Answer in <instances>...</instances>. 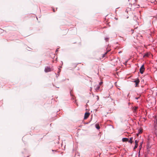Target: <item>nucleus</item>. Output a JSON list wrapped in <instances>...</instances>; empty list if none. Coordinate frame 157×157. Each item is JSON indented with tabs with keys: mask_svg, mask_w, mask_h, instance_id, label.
<instances>
[{
	"mask_svg": "<svg viewBox=\"0 0 157 157\" xmlns=\"http://www.w3.org/2000/svg\"><path fill=\"white\" fill-rule=\"evenodd\" d=\"M52 68H50L49 67H45L44 69V71L46 72H50L52 71Z\"/></svg>",
	"mask_w": 157,
	"mask_h": 157,
	"instance_id": "obj_1",
	"label": "nucleus"
},
{
	"mask_svg": "<svg viewBox=\"0 0 157 157\" xmlns=\"http://www.w3.org/2000/svg\"><path fill=\"white\" fill-rule=\"evenodd\" d=\"M145 70V68L144 64L142 65L140 69V71L141 74H143L144 71Z\"/></svg>",
	"mask_w": 157,
	"mask_h": 157,
	"instance_id": "obj_2",
	"label": "nucleus"
},
{
	"mask_svg": "<svg viewBox=\"0 0 157 157\" xmlns=\"http://www.w3.org/2000/svg\"><path fill=\"white\" fill-rule=\"evenodd\" d=\"M150 140V138H148V139L147 140V149H149L151 147V146L150 145L149 141Z\"/></svg>",
	"mask_w": 157,
	"mask_h": 157,
	"instance_id": "obj_3",
	"label": "nucleus"
},
{
	"mask_svg": "<svg viewBox=\"0 0 157 157\" xmlns=\"http://www.w3.org/2000/svg\"><path fill=\"white\" fill-rule=\"evenodd\" d=\"M90 114L89 113L86 112L84 115V119H87L89 116Z\"/></svg>",
	"mask_w": 157,
	"mask_h": 157,
	"instance_id": "obj_4",
	"label": "nucleus"
},
{
	"mask_svg": "<svg viewBox=\"0 0 157 157\" xmlns=\"http://www.w3.org/2000/svg\"><path fill=\"white\" fill-rule=\"evenodd\" d=\"M154 129H155V136H157V126L156 125H155L154 126ZM155 137V136H154V137Z\"/></svg>",
	"mask_w": 157,
	"mask_h": 157,
	"instance_id": "obj_5",
	"label": "nucleus"
},
{
	"mask_svg": "<svg viewBox=\"0 0 157 157\" xmlns=\"http://www.w3.org/2000/svg\"><path fill=\"white\" fill-rule=\"evenodd\" d=\"M133 82H135L136 83V86H137V85L140 82V81H139V79H137L136 80H134Z\"/></svg>",
	"mask_w": 157,
	"mask_h": 157,
	"instance_id": "obj_6",
	"label": "nucleus"
},
{
	"mask_svg": "<svg viewBox=\"0 0 157 157\" xmlns=\"http://www.w3.org/2000/svg\"><path fill=\"white\" fill-rule=\"evenodd\" d=\"M129 138H122V141L123 142L128 141V140Z\"/></svg>",
	"mask_w": 157,
	"mask_h": 157,
	"instance_id": "obj_7",
	"label": "nucleus"
},
{
	"mask_svg": "<svg viewBox=\"0 0 157 157\" xmlns=\"http://www.w3.org/2000/svg\"><path fill=\"white\" fill-rule=\"evenodd\" d=\"M143 141H142L141 143H140V146H139V147H140V150L142 147V144H143Z\"/></svg>",
	"mask_w": 157,
	"mask_h": 157,
	"instance_id": "obj_8",
	"label": "nucleus"
},
{
	"mask_svg": "<svg viewBox=\"0 0 157 157\" xmlns=\"http://www.w3.org/2000/svg\"><path fill=\"white\" fill-rule=\"evenodd\" d=\"M133 138H130V140H128V141L129 143L132 144L133 142Z\"/></svg>",
	"mask_w": 157,
	"mask_h": 157,
	"instance_id": "obj_9",
	"label": "nucleus"
},
{
	"mask_svg": "<svg viewBox=\"0 0 157 157\" xmlns=\"http://www.w3.org/2000/svg\"><path fill=\"white\" fill-rule=\"evenodd\" d=\"M138 144H135V146H134V149H135L138 146Z\"/></svg>",
	"mask_w": 157,
	"mask_h": 157,
	"instance_id": "obj_10",
	"label": "nucleus"
},
{
	"mask_svg": "<svg viewBox=\"0 0 157 157\" xmlns=\"http://www.w3.org/2000/svg\"><path fill=\"white\" fill-rule=\"evenodd\" d=\"M138 142H139V140H135V144H138Z\"/></svg>",
	"mask_w": 157,
	"mask_h": 157,
	"instance_id": "obj_11",
	"label": "nucleus"
},
{
	"mask_svg": "<svg viewBox=\"0 0 157 157\" xmlns=\"http://www.w3.org/2000/svg\"><path fill=\"white\" fill-rule=\"evenodd\" d=\"M99 88L100 87L99 86H97L96 87V88H95V90H98L99 89Z\"/></svg>",
	"mask_w": 157,
	"mask_h": 157,
	"instance_id": "obj_12",
	"label": "nucleus"
},
{
	"mask_svg": "<svg viewBox=\"0 0 157 157\" xmlns=\"http://www.w3.org/2000/svg\"><path fill=\"white\" fill-rule=\"evenodd\" d=\"M154 122H155V123H156V124H157V119L156 118H155Z\"/></svg>",
	"mask_w": 157,
	"mask_h": 157,
	"instance_id": "obj_13",
	"label": "nucleus"
},
{
	"mask_svg": "<svg viewBox=\"0 0 157 157\" xmlns=\"http://www.w3.org/2000/svg\"><path fill=\"white\" fill-rule=\"evenodd\" d=\"M96 127L97 129H99L100 128V127L99 125H96Z\"/></svg>",
	"mask_w": 157,
	"mask_h": 157,
	"instance_id": "obj_14",
	"label": "nucleus"
},
{
	"mask_svg": "<svg viewBox=\"0 0 157 157\" xmlns=\"http://www.w3.org/2000/svg\"><path fill=\"white\" fill-rule=\"evenodd\" d=\"M140 156V150L138 152V157H139Z\"/></svg>",
	"mask_w": 157,
	"mask_h": 157,
	"instance_id": "obj_15",
	"label": "nucleus"
},
{
	"mask_svg": "<svg viewBox=\"0 0 157 157\" xmlns=\"http://www.w3.org/2000/svg\"><path fill=\"white\" fill-rule=\"evenodd\" d=\"M109 38H105V40L106 41H107V40L109 39Z\"/></svg>",
	"mask_w": 157,
	"mask_h": 157,
	"instance_id": "obj_16",
	"label": "nucleus"
},
{
	"mask_svg": "<svg viewBox=\"0 0 157 157\" xmlns=\"http://www.w3.org/2000/svg\"><path fill=\"white\" fill-rule=\"evenodd\" d=\"M97 100L98 101L99 100V98L98 96H96Z\"/></svg>",
	"mask_w": 157,
	"mask_h": 157,
	"instance_id": "obj_17",
	"label": "nucleus"
},
{
	"mask_svg": "<svg viewBox=\"0 0 157 157\" xmlns=\"http://www.w3.org/2000/svg\"><path fill=\"white\" fill-rule=\"evenodd\" d=\"M109 51H109H107V52H105V53H104V55H106V54Z\"/></svg>",
	"mask_w": 157,
	"mask_h": 157,
	"instance_id": "obj_18",
	"label": "nucleus"
},
{
	"mask_svg": "<svg viewBox=\"0 0 157 157\" xmlns=\"http://www.w3.org/2000/svg\"><path fill=\"white\" fill-rule=\"evenodd\" d=\"M60 71V70L59 69V70L58 71V73L59 74Z\"/></svg>",
	"mask_w": 157,
	"mask_h": 157,
	"instance_id": "obj_19",
	"label": "nucleus"
},
{
	"mask_svg": "<svg viewBox=\"0 0 157 157\" xmlns=\"http://www.w3.org/2000/svg\"><path fill=\"white\" fill-rule=\"evenodd\" d=\"M142 131L141 130H139V133H141Z\"/></svg>",
	"mask_w": 157,
	"mask_h": 157,
	"instance_id": "obj_20",
	"label": "nucleus"
},
{
	"mask_svg": "<svg viewBox=\"0 0 157 157\" xmlns=\"http://www.w3.org/2000/svg\"><path fill=\"white\" fill-rule=\"evenodd\" d=\"M105 55H104V54L103 55L102 57H104L105 56Z\"/></svg>",
	"mask_w": 157,
	"mask_h": 157,
	"instance_id": "obj_21",
	"label": "nucleus"
},
{
	"mask_svg": "<svg viewBox=\"0 0 157 157\" xmlns=\"http://www.w3.org/2000/svg\"><path fill=\"white\" fill-rule=\"evenodd\" d=\"M105 55H104V54L103 55L102 57H104L105 56Z\"/></svg>",
	"mask_w": 157,
	"mask_h": 157,
	"instance_id": "obj_22",
	"label": "nucleus"
},
{
	"mask_svg": "<svg viewBox=\"0 0 157 157\" xmlns=\"http://www.w3.org/2000/svg\"><path fill=\"white\" fill-rule=\"evenodd\" d=\"M102 83V82H101L100 83H99L100 85H101Z\"/></svg>",
	"mask_w": 157,
	"mask_h": 157,
	"instance_id": "obj_23",
	"label": "nucleus"
},
{
	"mask_svg": "<svg viewBox=\"0 0 157 157\" xmlns=\"http://www.w3.org/2000/svg\"><path fill=\"white\" fill-rule=\"evenodd\" d=\"M135 98V99H138V98Z\"/></svg>",
	"mask_w": 157,
	"mask_h": 157,
	"instance_id": "obj_24",
	"label": "nucleus"
},
{
	"mask_svg": "<svg viewBox=\"0 0 157 157\" xmlns=\"http://www.w3.org/2000/svg\"><path fill=\"white\" fill-rule=\"evenodd\" d=\"M58 48H57V49L56 50V52H57L58 51Z\"/></svg>",
	"mask_w": 157,
	"mask_h": 157,
	"instance_id": "obj_25",
	"label": "nucleus"
},
{
	"mask_svg": "<svg viewBox=\"0 0 157 157\" xmlns=\"http://www.w3.org/2000/svg\"><path fill=\"white\" fill-rule=\"evenodd\" d=\"M131 31H132V32H133V31H134V30H133V29H131Z\"/></svg>",
	"mask_w": 157,
	"mask_h": 157,
	"instance_id": "obj_26",
	"label": "nucleus"
},
{
	"mask_svg": "<svg viewBox=\"0 0 157 157\" xmlns=\"http://www.w3.org/2000/svg\"><path fill=\"white\" fill-rule=\"evenodd\" d=\"M137 108V107H136V108H135V110H136Z\"/></svg>",
	"mask_w": 157,
	"mask_h": 157,
	"instance_id": "obj_27",
	"label": "nucleus"
},
{
	"mask_svg": "<svg viewBox=\"0 0 157 157\" xmlns=\"http://www.w3.org/2000/svg\"><path fill=\"white\" fill-rule=\"evenodd\" d=\"M139 134V133H138V134H137V136H138V134Z\"/></svg>",
	"mask_w": 157,
	"mask_h": 157,
	"instance_id": "obj_28",
	"label": "nucleus"
},
{
	"mask_svg": "<svg viewBox=\"0 0 157 157\" xmlns=\"http://www.w3.org/2000/svg\"><path fill=\"white\" fill-rule=\"evenodd\" d=\"M115 19L116 20H117V18H115Z\"/></svg>",
	"mask_w": 157,
	"mask_h": 157,
	"instance_id": "obj_29",
	"label": "nucleus"
},
{
	"mask_svg": "<svg viewBox=\"0 0 157 157\" xmlns=\"http://www.w3.org/2000/svg\"><path fill=\"white\" fill-rule=\"evenodd\" d=\"M52 151H54V150H52Z\"/></svg>",
	"mask_w": 157,
	"mask_h": 157,
	"instance_id": "obj_30",
	"label": "nucleus"
},
{
	"mask_svg": "<svg viewBox=\"0 0 157 157\" xmlns=\"http://www.w3.org/2000/svg\"><path fill=\"white\" fill-rule=\"evenodd\" d=\"M147 56V55H145L144 56Z\"/></svg>",
	"mask_w": 157,
	"mask_h": 157,
	"instance_id": "obj_31",
	"label": "nucleus"
},
{
	"mask_svg": "<svg viewBox=\"0 0 157 157\" xmlns=\"http://www.w3.org/2000/svg\"><path fill=\"white\" fill-rule=\"evenodd\" d=\"M53 11L54 12H55V10H53Z\"/></svg>",
	"mask_w": 157,
	"mask_h": 157,
	"instance_id": "obj_32",
	"label": "nucleus"
}]
</instances>
